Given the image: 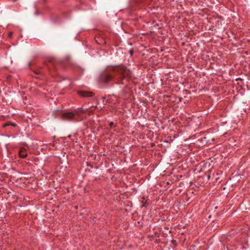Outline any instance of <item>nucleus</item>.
Segmentation results:
<instances>
[{"mask_svg": "<svg viewBox=\"0 0 250 250\" xmlns=\"http://www.w3.org/2000/svg\"><path fill=\"white\" fill-rule=\"evenodd\" d=\"M111 73L104 72L99 77V80L101 83L106 84L111 80H116L115 83L124 84L128 81L131 77V74L129 69L123 64L116 65L113 67Z\"/></svg>", "mask_w": 250, "mask_h": 250, "instance_id": "nucleus-1", "label": "nucleus"}, {"mask_svg": "<svg viewBox=\"0 0 250 250\" xmlns=\"http://www.w3.org/2000/svg\"><path fill=\"white\" fill-rule=\"evenodd\" d=\"M171 243L174 244V245H176V241L175 240H172L171 241Z\"/></svg>", "mask_w": 250, "mask_h": 250, "instance_id": "nucleus-7", "label": "nucleus"}, {"mask_svg": "<svg viewBox=\"0 0 250 250\" xmlns=\"http://www.w3.org/2000/svg\"><path fill=\"white\" fill-rule=\"evenodd\" d=\"M29 65H31V62H29Z\"/></svg>", "mask_w": 250, "mask_h": 250, "instance_id": "nucleus-15", "label": "nucleus"}, {"mask_svg": "<svg viewBox=\"0 0 250 250\" xmlns=\"http://www.w3.org/2000/svg\"><path fill=\"white\" fill-rule=\"evenodd\" d=\"M53 62V59H51L49 60V62Z\"/></svg>", "mask_w": 250, "mask_h": 250, "instance_id": "nucleus-10", "label": "nucleus"}, {"mask_svg": "<svg viewBox=\"0 0 250 250\" xmlns=\"http://www.w3.org/2000/svg\"><path fill=\"white\" fill-rule=\"evenodd\" d=\"M25 134H26L27 135H29V134L27 132L25 133Z\"/></svg>", "mask_w": 250, "mask_h": 250, "instance_id": "nucleus-14", "label": "nucleus"}, {"mask_svg": "<svg viewBox=\"0 0 250 250\" xmlns=\"http://www.w3.org/2000/svg\"><path fill=\"white\" fill-rule=\"evenodd\" d=\"M103 98V100H105V98L104 97Z\"/></svg>", "mask_w": 250, "mask_h": 250, "instance_id": "nucleus-16", "label": "nucleus"}, {"mask_svg": "<svg viewBox=\"0 0 250 250\" xmlns=\"http://www.w3.org/2000/svg\"><path fill=\"white\" fill-rule=\"evenodd\" d=\"M78 94L79 95L83 97H91L94 95V93L92 91L83 90L78 91Z\"/></svg>", "mask_w": 250, "mask_h": 250, "instance_id": "nucleus-3", "label": "nucleus"}, {"mask_svg": "<svg viewBox=\"0 0 250 250\" xmlns=\"http://www.w3.org/2000/svg\"><path fill=\"white\" fill-rule=\"evenodd\" d=\"M3 125H16L15 124H4Z\"/></svg>", "mask_w": 250, "mask_h": 250, "instance_id": "nucleus-8", "label": "nucleus"}, {"mask_svg": "<svg viewBox=\"0 0 250 250\" xmlns=\"http://www.w3.org/2000/svg\"><path fill=\"white\" fill-rule=\"evenodd\" d=\"M74 111H77V114H76V115L77 119H78L79 120L80 114L85 112V110L83 109V107H81L80 108H78L77 109H75V110H74Z\"/></svg>", "mask_w": 250, "mask_h": 250, "instance_id": "nucleus-5", "label": "nucleus"}, {"mask_svg": "<svg viewBox=\"0 0 250 250\" xmlns=\"http://www.w3.org/2000/svg\"><path fill=\"white\" fill-rule=\"evenodd\" d=\"M12 34H13V33H12V32H10V33H9V37H11L12 36Z\"/></svg>", "mask_w": 250, "mask_h": 250, "instance_id": "nucleus-9", "label": "nucleus"}, {"mask_svg": "<svg viewBox=\"0 0 250 250\" xmlns=\"http://www.w3.org/2000/svg\"><path fill=\"white\" fill-rule=\"evenodd\" d=\"M24 127V130H26V129L27 128V126H23Z\"/></svg>", "mask_w": 250, "mask_h": 250, "instance_id": "nucleus-13", "label": "nucleus"}, {"mask_svg": "<svg viewBox=\"0 0 250 250\" xmlns=\"http://www.w3.org/2000/svg\"><path fill=\"white\" fill-rule=\"evenodd\" d=\"M19 155L21 158H25L27 156L26 149L23 147H21L19 151Z\"/></svg>", "mask_w": 250, "mask_h": 250, "instance_id": "nucleus-4", "label": "nucleus"}, {"mask_svg": "<svg viewBox=\"0 0 250 250\" xmlns=\"http://www.w3.org/2000/svg\"><path fill=\"white\" fill-rule=\"evenodd\" d=\"M133 53H134V51H133V49H131L129 50V53L131 56H132L133 55Z\"/></svg>", "mask_w": 250, "mask_h": 250, "instance_id": "nucleus-6", "label": "nucleus"}, {"mask_svg": "<svg viewBox=\"0 0 250 250\" xmlns=\"http://www.w3.org/2000/svg\"><path fill=\"white\" fill-rule=\"evenodd\" d=\"M142 208H143V207H146V205L145 204H144V205H142Z\"/></svg>", "mask_w": 250, "mask_h": 250, "instance_id": "nucleus-12", "label": "nucleus"}, {"mask_svg": "<svg viewBox=\"0 0 250 250\" xmlns=\"http://www.w3.org/2000/svg\"><path fill=\"white\" fill-rule=\"evenodd\" d=\"M16 0H14V1H16Z\"/></svg>", "mask_w": 250, "mask_h": 250, "instance_id": "nucleus-20", "label": "nucleus"}, {"mask_svg": "<svg viewBox=\"0 0 250 250\" xmlns=\"http://www.w3.org/2000/svg\"><path fill=\"white\" fill-rule=\"evenodd\" d=\"M68 137L70 138L71 137V135H69L68 136Z\"/></svg>", "mask_w": 250, "mask_h": 250, "instance_id": "nucleus-19", "label": "nucleus"}, {"mask_svg": "<svg viewBox=\"0 0 250 250\" xmlns=\"http://www.w3.org/2000/svg\"><path fill=\"white\" fill-rule=\"evenodd\" d=\"M109 125H113V122H110V123H109Z\"/></svg>", "mask_w": 250, "mask_h": 250, "instance_id": "nucleus-11", "label": "nucleus"}, {"mask_svg": "<svg viewBox=\"0 0 250 250\" xmlns=\"http://www.w3.org/2000/svg\"><path fill=\"white\" fill-rule=\"evenodd\" d=\"M76 114H77V111L73 112H63L61 114L60 119L63 121H79L77 119Z\"/></svg>", "mask_w": 250, "mask_h": 250, "instance_id": "nucleus-2", "label": "nucleus"}, {"mask_svg": "<svg viewBox=\"0 0 250 250\" xmlns=\"http://www.w3.org/2000/svg\"><path fill=\"white\" fill-rule=\"evenodd\" d=\"M162 128L164 129L165 128L164 126H162Z\"/></svg>", "mask_w": 250, "mask_h": 250, "instance_id": "nucleus-17", "label": "nucleus"}, {"mask_svg": "<svg viewBox=\"0 0 250 250\" xmlns=\"http://www.w3.org/2000/svg\"><path fill=\"white\" fill-rule=\"evenodd\" d=\"M36 15H38V13L37 11L36 12Z\"/></svg>", "mask_w": 250, "mask_h": 250, "instance_id": "nucleus-18", "label": "nucleus"}]
</instances>
